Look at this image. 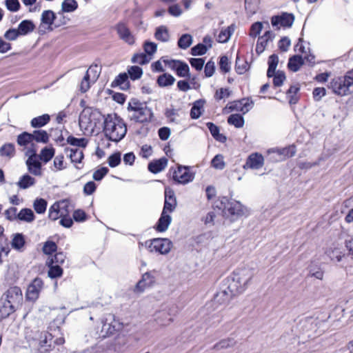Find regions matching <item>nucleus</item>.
Wrapping results in <instances>:
<instances>
[{"label":"nucleus","instance_id":"nucleus-1","mask_svg":"<svg viewBox=\"0 0 353 353\" xmlns=\"http://www.w3.org/2000/svg\"><path fill=\"white\" fill-rule=\"evenodd\" d=\"M103 132L108 140L119 142L125 136L127 126L123 119L117 114H108L103 123Z\"/></svg>","mask_w":353,"mask_h":353},{"label":"nucleus","instance_id":"nucleus-2","mask_svg":"<svg viewBox=\"0 0 353 353\" xmlns=\"http://www.w3.org/2000/svg\"><path fill=\"white\" fill-rule=\"evenodd\" d=\"M253 276L254 272L248 267L236 269L230 276L228 290L234 295L243 293L248 288Z\"/></svg>","mask_w":353,"mask_h":353},{"label":"nucleus","instance_id":"nucleus-3","mask_svg":"<svg viewBox=\"0 0 353 353\" xmlns=\"http://www.w3.org/2000/svg\"><path fill=\"white\" fill-rule=\"evenodd\" d=\"M330 88L335 94L341 96L353 93V79L348 72L344 77H334L330 83Z\"/></svg>","mask_w":353,"mask_h":353},{"label":"nucleus","instance_id":"nucleus-4","mask_svg":"<svg viewBox=\"0 0 353 353\" xmlns=\"http://www.w3.org/2000/svg\"><path fill=\"white\" fill-rule=\"evenodd\" d=\"M246 209L236 201H228L223 210V215L230 222H233L246 214Z\"/></svg>","mask_w":353,"mask_h":353},{"label":"nucleus","instance_id":"nucleus-5","mask_svg":"<svg viewBox=\"0 0 353 353\" xmlns=\"http://www.w3.org/2000/svg\"><path fill=\"white\" fill-rule=\"evenodd\" d=\"M169 172L174 182L179 184H187L194 179V174L188 166L179 165L176 169L170 168Z\"/></svg>","mask_w":353,"mask_h":353},{"label":"nucleus","instance_id":"nucleus-6","mask_svg":"<svg viewBox=\"0 0 353 353\" xmlns=\"http://www.w3.org/2000/svg\"><path fill=\"white\" fill-rule=\"evenodd\" d=\"M101 333L103 336H109L120 331L123 328V323L116 319L112 314H107L102 320Z\"/></svg>","mask_w":353,"mask_h":353},{"label":"nucleus","instance_id":"nucleus-7","mask_svg":"<svg viewBox=\"0 0 353 353\" xmlns=\"http://www.w3.org/2000/svg\"><path fill=\"white\" fill-rule=\"evenodd\" d=\"M25 155L28 157L26 162L28 172L34 176H41L42 165L38 160L37 150L33 145L25 152Z\"/></svg>","mask_w":353,"mask_h":353},{"label":"nucleus","instance_id":"nucleus-8","mask_svg":"<svg viewBox=\"0 0 353 353\" xmlns=\"http://www.w3.org/2000/svg\"><path fill=\"white\" fill-rule=\"evenodd\" d=\"M57 14L50 10H44L41 14V26H47L48 30H52L54 27L57 28L62 25L66 24L69 19L63 16L59 21H57Z\"/></svg>","mask_w":353,"mask_h":353},{"label":"nucleus","instance_id":"nucleus-9","mask_svg":"<svg viewBox=\"0 0 353 353\" xmlns=\"http://www.w3.org/2000/svg\"><path fill=\"white\" fill-rule=\"evenodd\" d=\"M145 245L151 252H155L161 254H166L170 251L172 243L168 239L158 238L146 241Z\"/></svg>","mask_w":353,"mask_h":353},{"label":"nucleus","instance_id":"nucleus-10","mask_svg":"<svg viewBox=\"0 0 353 353\" xmlns=\"http://www.w3.org/2000/svg\"><path fill=\"white\" fill-rule=\"evenodd\" d=\"M2 296L3 299L9 301L15 309L18 310L21 307L23 299L22 291L19 287H10Z\"/></svg>","mask_w":353,"mask_h":353},{"label":"nucleus","instance_id":"nucleus-11","mask_svg":"<svg viewBox=\"0 0 353 353\" xmlns=\"http://www.w3.org/2000/svg\"><path fill=\"white\" fill-rule=\"evenodd\" d=\"M269 154H275L276 157L272 156L270 159L273 161H281L285 160L286 158L293 157L296 153V148L294 145H290L283 148H271L268 150Z\"/></svg>","mask_w":353,"mask_h":353},{"label":"nucleus","instance_id":"nucleus-12","mask_svg":"<svg viewBox=\"0 0 353 353\" xmlns=\"http://www.w3.org/2000/svg\"><path fill=\"white\" fill-rule=\"evenodd\" d=\"M120 39L129 45H133L135 43V39L126 23L120 21L114 27Z\"/></svg>","mask_w":353,"mask_h":353},{"label":"nucleus","instance_id":"nucleus-13","mask_svg":"<svg viewBox=\"0 0 353 353\" xmlns=\"http://www.w3.org/2000/svg\"><path fill=\"white\" fill-rule=\"evenodd\" d=\"M43 283L41 279L35 278L28 285L26 297V299L31 301H35L39 296V293L43 288Z\"/></svg>","mask_w":353,"mask_h":353},{"label":"nucleus","instance_id":"nucleus-14","mask_svg":"<svg viewBox=\"0 0 353 353\" xmlns=\"http://www.w3.org/2000/svg\"><path fill=\"white\" fill-rule=\"evenodd\" d=\"M68 202L61 201L52 205L49 209L48 216L52 221L61 218L64 213H68Z\"/></svg>","mask_w":353,"mask_h":353},{"label":"nucleus","instance_id":"nucleus-15","mask_svg":"<svg viewBox=\"0 0 353 353\" xmlns=\"http://www.w3.org/2000/svg\"><path fill=\"white\" fill-rule=\"evenodd\" d=\"M253 101L249 99H242L239 101H235L230 103L225 108L230 111L241 112L243 114L247 113L253 107Z\"/></svg>","mask_w":353,"mask_h":353},{"label":"nucleus","instance_id":"nucleus-16","mask_svg":"<svg viewBox=\"0 0 353 353\" xmlns=\"http://www.w3.org/2000/svg\"><path fill=\"white\" fill-rule=\"evenodd\" d=\"M52 335L48 332L41 333L37 347L39 353H48L52 350Z\"/></svg>","mask_w":353,"mask_h":353},{"label":"nucleus","instance_id":"nucleus-17","mask_svg":"<svg viewBox=\"0 0 353 353\" xmlns=\"http://www.w3.org/2000/svg\"><path fill=\"white\" fill-rule=\"evenodd\" d=\"M176 200L174 191L170 188L165 190V201L162 212L170 214L172 212L176 207Z\"/></svg>","mask_w":353,"mask_h":353},{"label":"nucleus","instance_id":"nucleus-18","mask_svg":"<svg viewBox=\"0 0 353 353\" xmlns=\"http://www.w3.org/2000/svg\"><path fill=\"white\" fill-rule=\"evenodd\" d=\"M263 164L264 158L262 156V154L255 152L249 155V157L247 159L245 164L243 165V168L259 170L263 166Z\"/></svg>","mask_w":353,"mask_h":353},{"label":"nucleus","instance_id":"nucleus-19","mask_svg":"<svg viewBox=\"0 0 353 353\" xmlns=\"http://www.w3.org/2000/svg\"><path fill=\"white\" fill-rule=\"evenodd\" d=\"M156 272H148L143 274L141 279L137 283L136 290L143 292L146 288L152 286L155 283Z\"/></svg>","mask_w":353,"mask_h":353},{"label":"nucleus","instance_id":"nucleus-20","mask_svg":"<svg viewBox=\"0 0 353 353\" xmlns=\"http://www.w3.org/2000/svg\"><path fill=\"white\" fill-rule=\"evenodd\" d=\"M294 21V15L287 12L283 13L280 16H273L271 19V23L273 26H277L280 24L281 26L287 28L291 27Z\"/></svg>","mask_w":353,"mask_h":353},{"label":"nucleus","instance_id":"nucleus-21","mask_svg":"<svg viewBox=\"0 0 353 353\" xmlns=\"http://www.w3.org/2000/svg\"><path fill=\"white\" fill-rule=\"evenodd\" d=\"M152 115V113L150 110L143 106V108H137L134 112H132L130 119L136 122L144 123L149 121Z\"/></svg>","mask_w":353,"mask_h":353},{"label":"nucleus","instance_id":"nucleus-22","mask_svg":"<svg viewBox=\"0 0 353 353\" xmlns=\"http://www.w3.org/2000/svg\"><path fill=\"white\" fill-rule=\"evenodd\" d=\"M79 126L87 131L93 132L95 129V124H92L90 117V108L85 109L79 117Z\"/></svg>","mask_w":353,"mask_h":353},{"label":"nucleus","instance_id":"nucleus-23","mask_svg":"<svg viewBox=\"0 0 353 353\" xmlns=\"http://www.w3.org/2000/svg\"><path fill=\"white\" fill-rule=\"evenodd\" d=\"M274 38V34L270 31H266L263 35L259 37L256 46V52L258 54H261L265 49L269 41H272Z\"/></svg>","mask_w":353,"mask_h":353},{"label":"nucleus","instance_id":"nucleus-24","mask_svg":"<svg viewBox=\"0 0 353 353\" xmlns=\"http://www.w3.org/2000/svg\"><path fill=\"white\" fill-rule=\"evenodd\" d=\"M32 141H33L31 133L27 132H23L21 133L17 136V144L19 146L23 147V150H25V152L28 149L32 147V145H33L34 148H35L34 144L32 143Z\"/></svg>","mask_w":353,"mask_h":353},{"label":"nucleus","instance_id":"nucleus-25","mask_svg":"<svg viewBox=\"0 0 353 353\" xmlns=\"http://www.w3.org/2000/svg\"><path fill=\"white\" fill-rule=\"evenodd\" d=\"M172 218L170 215L165 212H162L154 228L157 232H163L168 230Z\"/></svg>","mask_w":353,"mask_h":353},{"label":"nucleus","instance_id":"nucleus-26","mask_svg":"<svg viewBox=\"0 0 353 353\" xmlns=\"http://www.w3.org/2000/svg\"><path fill=\"white\" fill-rule=\"evenodd\" d=\"M78 6L76 0H64L61 3V10L57 12V16L63 19L64 13L73 12L77 10Z\"/></svg>","mask_w":353,"mask_h":353},{"label":"nucleus","instance_id":"nucleus-27","mask_svg":"<svg viewBox=\"0 0 353 353\" xmlns=\"http://www.w3.org/2000/svg\"><path fill=\"white\" fill-rule=\"evenodd\" d=\"M1 304L0 305V320H3L8 317L11 314L14 313L17 309L14 307L11 303L8 301L3 296L1 299Z\"/></svg>","mask_w":353,"mask_h":353},{"label":"nucleus","instance_id":"nucleus-28","mask_svg":"<svg viewBox=\"0 0 353 353\" xmlns=\"http://www.w3.org/2000/svg\"><path fill=\"white\" fill-rule=\"evenodd\" d=\"M167 165V158L162 157L150 162L148 164V168L152 173L157 174L166 168Z\"/></svg>","mask_w":353,"mask_h":353},{"label":"nucleus","instance_id":"nucleus-29","mask_svg":"<svg viewBox=\"0 0 353 353\" xmlns=\"http://www.w3.org/2000/svg\"><path fill=\"white\" fill-rule=\"evenodd\" d=\"M155 321L160 326H168L173 321V318L168 311L162 310L156 313Z\"/></svg>","mask_w":353,"mask_h":353},{"label":"nucleus","instance_id":"nucleus-30","mask_svg":"<svg viewBox=\"0 0 353 353\" xmlns=\"http://www.w3.org/2000/svg\"><path fill=\"white\" fill-rule=\"evenodd\" d=\"M119 87L121 90H125L130 87L128 76L126 73L119 74L116 79L111 83V87Z\"/></svg>","mask_w":353,"mask_h":353},{"label":"nucleus","instance_id":"nucleus-31","mask_svg":"<svg viewBox=\"0 0 353 353\" xmlns=\"http://www.w3.org/2000/svg\"><path fill=\"white\" fill-rule=\"evenodd\" d=\"M65 152L74 163H79L83 159V152L79 148H65Z\"/></svg>","mask_w":353,"mask_h":353},{"label":"nucleus","instance_id":"nucleus-32","mask_svg":"<svg viewBox=\"0 0 353 353\" xmlns=\"http://www.w3.org/2000/svg\"><path fill=\"white\" fill-rule=\"evenodd\" d=\"M35 28V26L30 20H23L18 26V31L20 36L26 35L32 32Z\"/></svg>","mask_w":353,"mask_h":353},{"label":"nucleus","instance_id":"nucleus-33","mask_svg":"<svg viewBox=\"0 0 353 353\" xmlns=\"http://www.w3.org/2000/svg\"><path fill=\"white\" fill-rule=\"evenodd\" d=\"M175 81L174 77L168 73H164L158 77L157 83L159 87H168L174 84Z\"/></svg>","mask_w":353,"mask_h":353},{"label":"nucleus","instance_id":"nucleus-34","mask_svg":"<svg viewBox=\"0 0 353 353\" xmlns=\"http://www.w3.org/2000/svg\"><path fill=\"white\" fill-rule=\"evenodd\" d=\"M32 141L37 143H47L49 141V134L43 130H37L31 133Z\"/></svg>","mask_w":353,"mask_h":353},{"label":"nucleus","instance_id":"nucleus-35","mask_svg":"<svg viewBox=\"0 0 353 353\" xmlns=\"http://www.w3.org/2000/svg\"><path fill=\"white\" fill-rule=\"evenodd\" d=\"M234 31V25H231L227 28L222 29L217 37L216 41L219 43H226L230 39Z\"/></svg>","mask_w":353,"mask_h":353},{"label":"nucleus","instance_id":"nucleus-36","mask_svg":"<svg viewBox=\"0 0 353 353\" xmlns=\"http://www.w3.org/2000/svg\"><path fill=\"white\" fill-rule=\"evenodd\" d=\"M303 64V59L302 57L300 55H294L290 58L288 67L290 70L297 72Z\"/></svg>","mask_w":353,"mask_h":353},{"label":"nucleus","instance_id":"nucleus-37","mask_svg":"<svg viewBox=\"0 0 353 353\" xmlns=\"http://www.w3.org/2000/svg\"><path fill=\"white\" fill-rule=\"evenodd\" d=\"M50 120V115L44 114L33 118L30 121V125L34 128H39L46 125Z\"/></svg>","mask_w":353,"mask_h":353},{"label":"nucleus","instance_id":"nucleus-38","mask_svg":"<svg viewBox=\"0 0 353 353\" xmlns=\"http://www.w3.org/2000/svg\"><path fill=\"white\" fill-rule=\"evenodd\" d=\"M204 101L197 100L193 103L190 110V117L192 119H199L203 111Z\"/></svg>","mask_w":353,"mask_h":353},{"label":"nucleus","instance_id":"nucleus-39","mask_svg":"<svg viewBox=\"0 0 353 353\" xmlns=\"http://www.w3.org/2000/svg\"><path fill=\"white\" fill-rule=\"evenodd\" d=\"M36 181L34 178L28 174H26L20 178L17 184L21 189H27L34 185Z\"/></svg>","mask_w":353,"mask_h":353},{"label":"nucleus","instance_id":"nucleus-40","mask_svg":"<svg viewBox=\"0 0 353 353\" xmlns=\"http://www.w3.org/2000/svg\"><path fill=\"white\" fill-rule=\"evenodd\" d=\"M55 150L52 147H45L37 156V158L45 163L49 162L54 157Z\"/></svg>","mask_w":353,"mask_h":353},{"label":"nucleus","instance_id":"nucleus-41","mask_svg":"<svg viewBox=\"0 0 353 353\" xmlns=\"http://www.w3.org/2000/svg\"><path fill=\"white\" fill-rule=\"evenodd\" d=\"M25 239L22 234L17 233L13 235L11 246L13 249L21 251L25 245Z\"/></svg>","mask_w":353,"mask_h":353},{"label":"nucleus","instance_id":"nucleus-42","mask_svg":"<svg viewBox=\"0 0 353 353\" xmlns=\"http://www.w3.org/2000/svg\"><path fill=\"white\" fill-rule=\"evenodd\" d=\"M209 131L212 136L216 140L221 143H224L226 141V137L222 134L219 133V129L218 126L211 122H208L206 124Z\"/></svg>","mask_w":353,"mask_h":353},{"label":"nucleus","instance_id":"nucleus-43","mask_svg":"<svg viewBox=\"0 0 353 353\" xmlns=\"http://www.w3.org/2000/svg\"><path fill=\"white\" fill-rule=\"evenodd\" d=\"M35 219L33 211L29 208H23L18 213V219L27 223L32 222Z\"/></svg>","mask_w":353,"mask_h":353},{"label":"nucleus","instance_id":"nucleus-44","mask_svg":"<svg viewBox=\"0 0 353 353\" xmlns=\"http://www.w3.org/2000/svg\"><path fill=\"white\" fill-rule=\"evenodd\" d=\"M279 63V57L276 54H272L268 59V69L267 71L268 77H272L276 72Z\"/></svg>","mask_w":353,"mask_h":353},{"label":"nucleus","instance_id":"nucleus-45","mask_svg":"<svg viewBox=\"0 0 353 353\" xmlns=\"http://www.w3.org/2000/svg\"><path fill=\"white\" fill-rule=\"evenodd\" d=\"M15 154V147L13 143H5L0 148V155L9 159L13 157Z\"/></svg>","mask_w":353,"mask_h":353},{"label":"nucleus","instance_id":"nucleus-46","mask_svg":"<svg viewBox=\"0 0 353 353\" xmlns=\"http://www.w3.org/2000/svg\"><path fill=\"white\" fill-rule=\"evenodd\" d=\"M154 37L160 41L167 42L170 38L168 28L164 26L157 28Z\"/></svg>","mask_w":353,"mask_h":353},{"label":"nucleus","instance_id":"nucleus-47","mask_svg":"<svg viewBox=\"0 0 353 353\" xmlns=\"http://www.w3.org/2000/svg\"><path fill=\"white\" fill-rule=\"evenodd\" d=\"M228 123L232 125L236 128H242L244 125V119L242 115L239 114H231L228 119Z\"/></svg>","mask_w":353,"mask_h":353},{"label":"nucleus","instance_id":"nucleus-48","mask_svg":"<svg viewBox=\"0 0 353 353\" xmlns=\"http://www.w3.org/2000/svg\"><path fill=\"white\" fill-rule=\"evenodd\" d=\"M299 91V87L297 85H292L287 92V97L289 99V103L296 104L299 101L297 93Z\"/></svg>","mask_w":353,"mask_h":353},{"label":"nucleus","instance_id":"nucleus-49","mask_svg":"<svg viewBox=\"0 0 353 353\" xmlns=\"http://www.w3.org/2000/svg\"><path fill=\"white\" fill-rule=\"evenodd\" d=\"M67 143L73 146L84 148L87 146L88 141L85 138L78 139L73 136H69L67 138Z\"/></svg>","mask_w":353,"mask_h":353},{"label":"nucleus","instance_id":"nucleus-50","mask_svg":"<svg viewBox=\"0 0 353 353\" xmlns=\"http://www.w3.org/2000/svg\"><path fill=\"white\" fill-rule=\"evenodd\" d=\"M192 41V37L190 34H184L179 38L178 46L181 49L185 50L191 46Z\"/></svg>","mask_w":353,"mask_h":353},{"label":"nucleus","instance_id":"nucleus-51","mask_svg":"<svg viewBox=\"0 0 353 353\" xmlns=\"http://www.w3.org/2000/svg\"><path fill=\"white\" fill-rule=\"evenodd\" d=\"M211 165L214 169L223 170L225 167L223 156L220 154L215 155L211 161Z\"/></svg>","mask_w":353,"mask_h":353},{"label":"nucleus","instance_id":"nucleus-52","mask_svg":"<svg viewBox=\"0 0 353 353\" xmlns=\"http://www.w3.org/2000/svg\"><path fill=\"white\" fill-rule=\"evenodd\" d=\"M176 74L180 77H190V68L188 65L183 61H180L176 70Z\"/></svg>","mask_w":353,"mask_h":353},{"label":"nucleus","instance_id":"nucleus-53","mask_svg":"<svg viewBox=\"0 0 353 353\" xmlns=\"http://www.w3.org/2000/svg\"><path fill=\"white\" fill-rule=\"evenodd\" d=\"M128 73L132 80H137L141 77L143 70L139 66L133 65L128 68Z\"/></svg>","mask_w":353,"mask_h":353},{"label":"nucleus","instance_id":"nucleus-54","mask_svg":"<svg viewBox=\"0 0 353 353\" xmlns=\"http://www.w3.org/2000/svg\"><path fill=\"white\" fill-rule=\"evenodd\" d=\"M33 207L37 213L43 214L46 210L47 202L43 199H37L33 203Z\"/></svg>","mask_w":353,"mask_h":353},{"label":"nucleus","instance_id":"nucleus-55","mask_svg":"<svg viewBox=\"0 0 353 353\" xmlns=\"http://www.w3.org/2000/svg\"><path fill=\"white\" fill-rule=\"evenodd\" d=\"M249 68L248 63L239 57L236 59L235 70L237 73L242 74H244Z\"/></svg>","mask_w":353,"mask_h":353},{"label":"nucleus","instance_id":"nucleus-56","mask_svg":"<svg viewBox=\"0 0 353 353\" xmlns=\"http://www.w3.org/2000/svg\"><path fill=\"white\" fill-rule=\"evenodd\" d=\"M106 115H103L99 110L90 109V117L92 124H95V128L102 120L104 121V118Z\"/></svg>","mask_w":353,"mask_h":353},{"label":"nucleus","instance_id":"nucleus-57","mask_svg":"<svg viewBox=\"0 0 353 353\" xmlns=\"http://www.w3.org/2000/svg\"><path fill=\"white\" fill-rule=\"evenodd\" d=\"M57 249V244L52 241H47L44 243L42 251L45 254L50 255L56 252Z\"/></svg>","mask_w":353,"mask_h":353},{"label":"nucleus","instance_id":"nucleus-58","mask_svg":"<svg viewBox=\"0 0 353 353\" xmlns=\"http://www.w3.org/2000/svg\"><path fill=\"white\" fill-rule=\"evenodd\" d=\"M150 60V58H149L145 53L136 54L132 58V63H138L140 65L148 63Z\"/></svg>","mask_w":353,"mask_h":353},{"label":"nucleus","instance_id":"nucleus-59","mask_svg":"<svg viewBox=\"0 0 353 353\" xmlns=\"http://www.w3.org/2000/svg\"><path fill=\"white\" fill-rule=\"evenodd\" d=\"M90 79L88 74H85L79 85V90L82 93L86 92L90 89L91 83H92Z\"/></svg>","mask_w":353,"mask_h":353},{"label":"nucleus","instance_id":"nucleus-60","mask_svg":"<svg viewBox=\"0 0 353 353\" xmlns=\"http://www.w3.org/2000/svg\"><path fill=\"white\" fill-rule=\"evenodd\" d=\"M263 29V23L261 22H255L254 23L250 30L249 35L251 37L256 38L259 36Z\"/></svg>","mask_w":353,"mask_h":353},{"label":"nucleus","instance_id":"nucleus-61","mask_svg":"<svg viewBox=\"0 0 353 353\" xmlns=\"http://www.w3.org/2000/svg\"><path fill=\"white\" fill-rule=\"evenodd\" d=\"M309 275L315 277L317 279L322 280L324 275V272L320 267L310 266L309 268Z\"/></svg>","mask_w":353,"mask_h":353},{"label":"nucleus","instance_id":"nucleus-62","mask_svg":"<svg viewBox=\"0 0 353 353\" xmlns=\"http://www.w3.org/2000/svg\"><path fill=\"white\" fill-rule=\"evenodd\" d=\"M85 74H88L89 77L92 78V83L95 82L99 78L100 70L97 65H92L86 71Z\"/></svg>","mask_w":353,"mask_h":353},{"label":"nucleus","instance_id":"nucleus-63","mask_svg":"<svg viewBox=\"0 0 353 353\" xmlns=\"http://www.w3.org/2000/svg\"><path fill=\"white\" fill-rule=\"evenodd\" d=\"M273 83L275 87H280L285 79V73L283 71L275 72L274 74Z\"/></svg>","mask_w":353,"mask_h":353},{"label":"nucleus","instance_id":"nucleus-64","mask_svg":"<svg viewBox=\"0 0 353 353\" xmlns=\"http://www.w3.org/2000/svg\"><path fill=\"white\" fill-rule=\"evenodd\" d=\"M63 274V270L59 265H52L48 270V276L52 278L59 277Z\"/></svg>","mask_w":353,"mask_h":353}]
</instances>
